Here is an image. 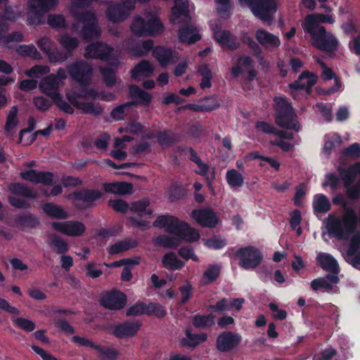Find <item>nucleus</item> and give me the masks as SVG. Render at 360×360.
<instances>
[{
    "label": "nucleus",
    "instance_id": "obj_1",
    "mask_svg": "<svg viewBox=\"0 0 360 360\" xmlns=\"http://www.w3.org/2000/svg\"><path fill=\"white\" fill-rule=\"evenodd\" d=\"M345 211L342 217L330 216L328 218L326 229L329 234L334 236L338 240H348L357 226L358 219L354 210L347 207L344 202Z\"/></svg>",
    "mask_w": 360,
    "mask_h": 360
},
{
    "label": "nucleus",
    "instance_id": "obj_2",
    "mask_svg": "<svg viewBox=\"0 0 360 360\" xmlns=\"http://www.w3.org/2000/svg\"><path fill=\"white\" fill-rule=\"evenodd\" d=\"M153 225L155 227H165L166 231L174 234L175 238H179L180 242L181 240L193 242L198 240L200 238V234L196 230L191 228L186 223L170 215L158 216Z\"/></svg>",
    "mask_w": 360,
    "mask_h": 360
},
{
    "label": "nucleus",
    "instance_id": "obj_3",
    "mask_svg": "<svg viewBox=\"0 0 360 360\" xmlns=\"http://www.w3.org/2000/svg\"><path fill=\"white\" fill-rule=\"evenodd\" d=\"M274 101L275 102L276 124L281 127L298 131L300 125L297 120V115L291 104L283 97H276Z\"/></svg>",
    "mask_w": 360,
    "mask_h": 360
},
{
    "label": "nucleus",
    "instance_id": "obj_4",
    "mask_svg": "<svg viewBox=\"0 0 360 360\" xmlns=\"http://www.w3.org/2000/svg\"><path fill=\"white\" fill-rule=\"evenodd\" d=\"M241 6H248L253 15L262 21L271 25L278 4L276 0H238Z\"/></svg>",
    "mask_w": 360,
    "mask_h": 360
},
{
    "label": "nucleus",
    "instance_id": "obj_5",
    "mask_svg": "<svg viewBox=\"0 0 360 360\" xmlns=\"http://www.w3.org/2000/svg\"><path fill=\"white\" fill-rule=\"evenodd\" d=\"M84 57L87 59H100L109 62L111 65H117L120 52L105 43L97 41L86 47Z\"/></svg>",
    "mask_w": 360,
    "mask_h": 360
},
{
    "label": "nucleus",
    "instance_id": "obj_6",
    "mask_svg": "<svg viewBox=\"0 0 360 360\" xmlns=\"http://www.w3.org/2000/svg\"><path fill=\"white\" fill-rule=\"evenodd\" d=\"M72 12L77 22L82 24L81 35L84 39L92 40L100 37L101 29L94 11L78 12L77 9H72Z\"/></svg>",
    "mask_w": 360,
    "mask_h": 360
},
{
    "label": "nucleus",
    "instance_id": "obj_7",
    "mask_svg": "<svg viewBox=\"0 0 360 360\" xmlns=\"http://www.w3.org/2000/svg\"><path fill=\"white\" fill-rule=\"evenodd\" d=\"M130 28L138 37L154 35L163 31V25L160 19L153 15H148L146 20L141 17L135 18Z\"/></svg>",
    "mask_w": 360,
    "mask_h": 360
},
{
    "label": "nucleus",
    "instance_id": "obj_8",
    "mask_svg": "<svg viewBox=\"0 0 360 360\" xmlns=\"http://www.w3.org/2000/svg\"><path fill=\"white\" fill-rule=\"evenodd\" d=\"M307 32L311 35L312 45L320 51L332 52L338 47V39L332 33L328 32L325 27H317Z\"/></svg>",
    "mask_w": 360,
    "mask_h": 360
},
{
    "label": "nucleus",
    "instance_id": "obj_9",
    "mask_svg": "<svg viewBox=\"0 0 360 360\" xmlns=\"http://www.w3.org/2000/svg\"><path fill=\"white\" fill-rule=\"evenodd\" d=\"M105 15L112 23H120L127 20L134 10V4L129 0H121L120 2L106 1Z\"/></svg>",
    "mask_w": 360,
    "mask_h": 360
},
{
    "label": "nucleus",
    "instance_id": "obj_10",
    "mask_svg": "<svg viewBox=\"0 0 360 360\" xmlns=\"http://www.w3.org/2000/svg\"><path fill=\"white\" fill-rule=\"evenodd\" d=\"M58 0H30V13L28 23L39 25L41 23V15L55 6Z\"/></svg>",
    "mask_w": 360,
    "mask_h": 360
},
{
    "label": "nucleus",
    "instance_id": "obj_11",
    "mask_svg": "<svg viewBox=\"0 0 360 360\" xmlns=\"http://www.w3.org/2000/svg\"><path fill=\"white\" fill-rule=\"evenodd\" d=\"M71 340L79 346L90 347L97 350L103 360H117L120 356V352L116 349L95 344L92 340L84 337L75 335L72 337Z\"/></svg>",
    "mask_w": 360,
    "mask_h": 360
},
{
    "label": "nucleus",
    "instance_id": "obj_12",
    "mask_svg": "<svg viewBox=\"0 0 360 360\" xmlns=\"http://www.w3.org/2000/svg\"><path fill=\"white\" fill-rule=\"evenodd\" d=\"M68 71L71 77L82 86L89 84L92 76V68L86 62L80 60L70 65Z\"/></svg>",
    "mask_w": 360,
    "mask_h": 360
},
{
    "label": "nucleus",
    "instance_id": "obj_13",
    "mask_svg": "<svg viewBox=\"0 0 360 360\" xmlns=\"http://www.w3.org/2000/svg\"><path fill=\"white\" fill-rule=\"evenodd\" d=\"M240 266L245 269H255L262 261L263 257L260 251L253 247L240 248L236 252Z\"/></svg>",
    "mask_w": 360,
    "mask_h": 360
},
{
    "label": "nucleus",
    "instance_id": "obj_14",
    "mask_svg": "<svg viewBox=\"0 0 360 360\" xmlns=\"http://www.w3.org/2000/svg\"><path fill=\"white\" fill-rule=\"evenodd\" d=\"M241 340L242 337L240 334L231 331H224L217 338L216 348L220 352H229L236 349Z\"/></svg>",
    "mask_w": 360,
    "mask_h": 360
},
{
    "label": "nucleus",
    "instance_id": "obj_15",
    "mask_svg": "<svg viewBox=\"0 0 360 360\" xmlns=\"http://www.w3.org/2000/svg\"><path fill=\"white\" fill-rule=\"evenodd\" d=\"M127 301V295L119 290L107 292L101 299V304L110 310H121Z\"/></svg>",
    "mask_w": 360,
    "mask_h": 360
},
{
    "label": "nucleus",
    "instance_id": "obj_16",
    "mask_svg": "<svg viewBox=\"0 0 360 360\" xmlns=\"http://www.w3.org/2000/svg\"><path fill=\"white\" fill-rule=\"evenodd\" d=\"M52 227L57 231L72 237H79L85 231V225L77 221H68L64 222H53Z\"/></svg>",
    "mask_w": 360,
    "mask_h": 360
},
{
    "label": "nucleus",
    "instance_id": "obj_17",
    "mask_svg": "<svg viewBox=\"0 0 360 360\" xmlns=\"http://www.w3.org/2000/svg\"><path fill=\"white\" fill-rule=\"evenodd\" d=\"M141 328L139 321H125L112 327V334L118 339L132 338L135 336Z\"/></svg>",
    "mask_w": 360,
    "mask_h": 360
},
{
    "label": "nucleus",
    "instance_id": "obj_18",
    "mask_svg": "<svg viewBox=\"0 0 360 360\" xmlns=\"http://www.w3.org/2000/svg\"><path fill=\"white\" fill-rule=\"evenodd\" d=\"M170 20L173 24L188 23L191 20L188 10V0H174Z\"/></svg>",
    "mask_w": 360,
    "mask_h": 360
},
{
    "label": "nucleus",
    "instance_id": "obj_19",
    "mask_svg": "<svg viewBox=\"0 0 360 360\" xmlns=\"http://www.w3.org/2000/svg\"><path fill=\"white\" fill-rule=\"evenodd\" d=\"M63 85V81L59 80L55 75L51 74L41 79L39 87L44 94L52 99L59 94L58 90Z\"/></svg>",
    "mask_w": 360,
    "mask_h": 360
},
{
    "label": "nucleus",
    "instance_id": "obj_20",
    "mask_svg": "<svg viewBox=\"0 0 360 360\" xmlns=\"http://www.w3.org/2000/svg\"><path fill=\"white\" fill-rule=\"evenodd\" d=\"M332 274H328L326 276L315 278L311 282V288L315 290H323L329 292L333 290V284L340 281L338 276L340 271H330Z\"/></svg>",
    "mask_w": 360,
    "mask_h": 360
},
{
    "label": "nucleus",
    "instance_id": "obj_21",
    "mask_svg": "<svg viewBox=\"0 0 360 360\" xmlns=\"http://www.w3.org/2000/svg\"><path fill=\"white\" fill-rule=\"evenodd\" d=\"M317 77L309 71H304L298 79L288 85L292 90H305L307 94H310L311 87L316 83Z\"/></svg>",
    "mask_w": 360,
    "mask_h": 360
},
{
    "label": "nucleus",
    "instance_id": "obj_22",
    "mask_svg": "<svg viewBox=\"0 0 360 360\" xmlns=\"http://www.w3.org/2000/svg\"><path fill=\"white\" fill-rule=\"evenodd\" d=\"M192 217L202 226L214 228L218 223V218L210 209L193 210Z\"/></svg>",
    "mask_w": 360,
    "mask_h": 360
},
{
    "label": "nucleus",
    "instance_id": "obj_23",
    "mask_svg": "<svg viewBox=\"0 0 360 360\" xmlns=\"http://www.w3.org/2000/svg\"><path fill=\"white\" fill-rule=\"evenodd\" d=\"M139 264V259H123L119 261H115L110 262L109 264L103 263V264H96L94 262L89 263L86 269L87 270H94L93 269H99L101 270V269L105 266V268L108 269H115V268H120L122 266H124L122 270H129L134 267H135L136 265Z\"/></svg>",
    "mask_w": 360,
    "mask_h": 360
},
{
    "label": "nucleus",
    "instance_id": "obj_24",
    "mask_svg": "<svg viewBox=\"0 0 360 360\" xmlns=\"http://www.w3.org/2000/svg\"><path fill=\"white\" fill-rule=\"evenodd\" d=\"M153 56L163 68L174 64L179 60L178 53L176 51L162 46L154 49Z\"/></svg>",
    "mask_w": 360,
    "mask_h": 360
},
{
    "label": "nucleus",
    "instance_id": "obj_25",
    "mask_svg": "<svg viewBox=\"0 0 360 360\" xmlns=\"http://www.w3.org/2000/svg\"><path fill=\"white\" fill-rule=\"evenodd\" d=\"M319 22H328L333 24L334 19L330 15L321 13L307 15L304 22L302 23V26L305 32H311L313 29L322 27L319 25Z\"/></svg>",
    "mask_w": 360,
    "mask_h": 360
},
{
    "label": "nucleus",
    "instance_id": "obj_26",
    "mask_svg": "<svg viewBox=\"0 0 360 360\" xmlns=\"http://www.w3.org/2000/svg\"><path fill=\"white\" fill-rule=\"evenodd\" d=\"M98 97V91L94 88H75L70 92L66 94V98L73 105V101H78V98L96 100Z\"/></svg>",
    "mask_w": 360,
    "mask_h": 360
},
{
    "label": "nucleus",
    "instance_id": "obj_27",
    "mask_svg": "<svg viewBox=\"0 0 360 360\" xmlns=\"http://www.w3.org/2000/svg\"><path fill=\"white\" fill-rule=\"evenodd\" d=\"M255 38L262 46L269 49L278 48L281 45L278 37L264 29H258L255 32Z\"/></svg>",
    "mask_w": 360,
    "mask_h": 360
},
{
    "label": "nucleus",
    "instance_id": "obj_28",
    "mask_svg": "<svg viewBox=\"0 0 360 360\" xmlns=\"http://www.w3.org/2000/svg\"><path fill=\"white\" fill-rule=\"evenodd\" d=\"M178 38L182 43L191 44L199 41L201 36L197 27L194 25L190 24L179 29Z\"/></svg>",
    "mask_w": 360,
    "mask_h": 360
},
{
    "label": "nucleus",
    "instance_id": "obj_29",
    "mask_svg": "<svg viewBox=\"0 0 360 360\" xmlns=\"http://www.w3.org/2000/svg\"><path fill=\"white\" fill-rule=\"evenodd\" d=\"M72 101L74 102L73 106L84 114L91 115L96 117L103 113V108L98 103L74 101L72 99Z\"/></svg>",
    "mask_w": 360,
    "mask_h": 360
},
{
    "label": "nucleus",
    "instance_id": "obj_30",
    "mask_svg": "<svg viewBox=\"0 0 360 360\" xmlns=\"http://www.w3.org/2000/svg\"><path fill=\"white\" fill-rule=\"evenodd\" d=\"M216 41L221 46H226L229 49L236 50L239 48L240 44L232 37L228 30L216 29L214 32Z\"/></svg>",
    "mask_w": 360,
    "mask_h": 360
},
{
    "label": "nucleus",
    "instance_id": "obj_31",
    "mask_svg": "<svg viewBox=\"0 0 360 360\" xmlns=\"http://www.w3.org/2000/svg\"><path fill=\"white\" fill-rule=\"evenodd\" d=\"M102 193L96 190H83L77 191L69 195L68 199H73L75 201H82L87 205L91 204L93 202L100 198Z\"/></svg>",
    "mask_w": 360,
    "mask_h": 360
},
{
    "label": "nucleus",
    "instance_id": "obj_32",
    "mask_svg": "<svg viewBox=\"0 0 360 360\" xmlns=\"http://www.w3.org/2000/svg\"><path fill=\"white\" fill-rule=\"evenodd\" d=\"M129 94L134 100V105L141 104L148 106L152 99L151 95L136 85H130L129 87Z\"/></svg>",
    "mask_w": 360,
    "mask_h": 360
},
{
    "label": "nucleus",
    "instance_id": "obj_33",
    "mask_svg": "<svg viewBox=\"0 0 360 360\" xmlns=\"http://www.w3.org/2000/svg\"><path fill=\"white\" fill-rule=\"evenodd\" d=\"M103 189L106 193L117 195H129L132 193L133 185L131 183L117 181L103 184Z\"/></svg>",
    "mask_w": 360,
    "mask_h": 360
},
{
    "label": "nucleus",
    "instance_id": "obj_34",
    "mask_svg": "<svg viewBox=\"0 0 360 360\" xmlns=\"http://www.w3.org/2000/svg\"><path fill=\"white\" fill-rule=\"evenodd\" d=\"M186 337L181 339V343L182 346H187L192 348L196 347L200 343L204 342L207 339V335L205 333L200 334L192 333L190 329H187L185 332Z\"/></svg>",
    "mask_w": 360,
    "mask_h": 360
},
{
    "label": "nucleus",
    "instance_id": "obj_35",
    "mask_svg": "<svg viewBox=\"0 0 360 360\" xmlns=\"http://www.w3.org/2000/svg\"><path fill=\"white\" fill-rule=\"evenodd\" d=\"M8 191L13 195H20L27 198H36L37 194L27 185L21 183H11L8 186Z\"/></svg>",
    "mask_w": 360,
    "mask_h": 360
},
{
    "label": "nucleus",
    "instance_id": "obj_36",
    "mask_svg": "<svg viewBox=\"0 0 360 360\" xmlns=\"http://www.w3.org/2000/svg\"><path fill=\"white\" fill-rule=\"evenodd\" d=\"M44 212L54 219H65L68 217V212L60 205L53 203H46L42 206Z\"/></svg>",
    "mask_w": 360,
    "mask_h": 360
},
{
    "label": "nucleus",
    "instance_id": "obj_37",
    "mask_svg": "<svg viewBox=\"0 0 360 360\" xmlns=\"http://www.w3.org/2000/svg\"><path fill=\"white\" fill-rule=\"evenodd\" d=\"M179 238L174 236L161 235L153 238V243L155 246L165 248H175L180 244Z\"/></svg>",
    "mask_w": 360,
    "mask_h": 360
},
{
    "label": "nucleus",
    "instance_id": "obj_38",
    "mask_svg": "<svg viewBox=\"0 0 360 360\" xmlns=\"http://www.w3.org/2000/svg\"><path fill=\"white\" fill-rule=\"evenodd\" d=\"M154 68L153 65L147 60H141L137 64L133 70H131V77L137 79L139 75L149 77L153 72Z\"/></svg>",
    "mask_w": 360,
    "mask_h": 360
},
{
    "label": "nucleus",
    "instance_id": "obj_39",
    "mask_svg": "<svg viewBox=\"0 0 360 360\" xmlns=\"http://www.w3.org/2000/svg\"><path fill=\"white\" fill-rule=\"evenodd\" d=\"M137 246V242L133 239L120 240L109 248V253L111 255L119 254L129 250Z\"/></svg>",
    "mask_w": 360,
    "mask_h": 360
},
{
    "label": "nucleus",
    "instance_id": "obj_40",
    "mask_svg": "<svg viewBox=\"0 0 360 360\" xmlns=\"http://www.w3.org/2000/svg\"><path fill=\"white\" fill-rule=\"evenodd\" d=\"M58 42L62 47L66 50V53L70 56L79 45V39L77 37H71L68 34H63L60 36L58 38Z\"/></svg>",
    "mask_w": 360,
    "mask_h": 360
},
{
    "label": "nucleus",
    "instance_id": "obj_41",
    "mask_svg": "<svg viewBox=\"0 0 360 360\" xmlns=\"http://www.w3.org/2000/svg\"><path fill=\"white\" fill-rule=\"evenodd\" d=\"M320 266L325 270H338L339 266L335 258L326 253H320L317 256Z\"/></svg>",
    "mask_w": 360,
    "mask_h": 360
},
{
    "label": "nucleus",
    "instance_id": "obj_42",
    "mask_svg": "<svg viewBox=\"0 0 360 360\" xmlns=\"http://www.w3.org/2000/svg\"><path fill=\"white\" fill-rule=\"evenodd\" d=\"M162 262L164 267L169 269H181L184 266V262L179 260L173 252L165 254Z\"/></svg>",
    "mask_w": 360,
    "mask_h": 360
},
{
    "label": "nucleus",
    "instance_id": "obj_43",
    "mask_svg": "<svg viewBox=\"0 0 360 360\" xmlns=\"http://www.w3.org/2000/svg\"><path fill=\"white\" fill-rule=\"evenodd\" d=\"M215 316L212 313L207 315H195L193 318V325L198 328L212 326L214 324Z\"/></svg>",
    "mask_w": 360,
    "mask_h": 360
},
{
    "label": "nucleus",
    "instance_id": "obj_44",
    "mask_svg": "<svg viewBox=\"0 0 360 360\" xmlns=\"http://www.w3.org/2000/svg\"><path fill=\"white\" fill-rule=\"evenodd\" d=\"M49 245L58 254H62L68 250V244L58 236L50 234L48 238Z\"/></svg>",
    "mask_w": 360,
    "mask_h": 360
},
{
    "label": "nucleus",
    "instance_id": "obj_45",
    "mask_svg": "<svg viewBox=\"0 0 360 360\" xmlns=\"http://www.w3.org/2000/svg\"><path fill=\"white\" fill-rule=\"evenodd\" d=\"M226 177L228 184L231 188H240L243 185L244 177L236 169H232L227 171Z\"/></svg>",
    "mask_w": 360,
    "mask_h": 360
},
{
    "label": "nucleus",
    "instance_id": "obj_46",
    "mask_svg": "<svg viewBox=\"0 0 360 360\" xmlns=\"http://www.w3.org/2000/svg\"><path fill=\"white\" fill-rule=\"evenodd\" d=\"M112 66L114 68H99V70L103 76L104 83L108 87L113 86L116 83L115 71L117 65Z\"/></svg>",
    "mask_w": 360,
    "mask_h": 360
},
{
    "label": "nucleus",
    "instance_id": "obj_47",
    "mask_svg": "<svg viewBox=\"0 0 360 360\" xmlns=\"http://www.w3.org/2000/svg\"><path fill=\"white\" fill-rule=\"evenodd\" d=\"M313 207L315 212L323 213L330 210V203L325 195H319L315 197L313 202Z\"/></svg>",
    "mask_w": 360,
    "mask_h": 360
},
{
    "label": "nucleus",
    "instance_id": "obj_48",
    "mask_svg": "<svg viewBox=\"0 0 360 360\" xmlns=\"http://www.w3.org/2000/svg\"><path fill=\"white\" fill-rule=\"evenodd\" d=\"M198 72L202 77L200 86L204 89L205 88H210L212 86L211 79L212 77V73L209 69L207 65H201L198 69Z\"/></svg>",
    "mask_w": 360,
    "mask_h": 360
},
{
    "label": "nucleus",
    "instance_id": "obj_49",
    "mask_svg": "<svg viewBox=\"0 0 360 360\" xmlns=\"http://www.w3.org/2000/svg\"><path fill=\"white\" fill-rule=\"evenodd\" d=\"M148 304H146L141 301H139L127 309L126 315L128 316H136L143 314H148Z\"/></svg>",
    "mask_w": 360,
    "mask_h": 360
},
{
    "label": "nucleus",
    "instance_id": "obj_50",
    "mask_svg": "<svg viewBox=\"0 0 360 360\" xmlns=\"http://www.w3.org/2000/svg\"><path fill=\"white\" fill-rule=\"evenodd\" d=\"M13 325L27 333L32 332L36 328L34 322L22 317L16 318L13 321Z\"/></svg>",
    "mask_w": 360,
    "mask_h": 360
},
{
    "label": "nucleus",
    "instance_id": "obj_51",
    "mask_svg": "<svg viewBox=\"0 0 360 360\" xmlns=\"http://www.w3.org/2000/svg\"><path fill=\"white\" fill-rule=\"evenodd\" d=\"M18 114V108L16 106L12 107L10 110L7 118L6 122L5 125V129L7 131H11L13 129H15L18 124V120L17 119Z\"/></svg>",
    "mask_w": 360,
    "mask_h": 360
},
{
    "label": "nucleus",
    "instance_id": "obj_52",
    "mask_svg": "<svg viewBox=\"0 0 360 360\" xmlns=\"http://www.w3.org/2000/svg\"><path fill=\"white\" fill-rule=\"evenodd\" d=\"M179 291L181 297L179 304H184L192 298L193 287L191 283L186 282L179 287Z\"/></svg>",
    "mask_w": 360,
    "mask_h": 360
},
{
    "label": "nucleus",
    "instance_id": "obj_53",
    "mask_svg": "<svg viewBox=\"0 0 360 360\" xmlns=\"http://www.w3.org/2000/svg\"><path fill=\"white\" fill-rule=\"evenodd\" d=\"M322 77L324 79H331L335 78V86L331 89L324 91L325 94H330L336 92L340 88V80L335 77V73L331 68H327L323 70Z\"/></svg>",
    "mask_w": 360,
    "mask_h": 360
},
{
    "label": "nucleus",
    "instance_id": "obj_54",
    "mask_svg": "<svg viewBox=\"0 0 360 360\" xmlns=\"http://www.w3.org/2000/svg\"><path fill=\"white\" fill-rule=\"evenodd\" d=\"M17 52L19 55L22 56H29L34 59H38L40 57V54L33 45H22L20 46Z\"/></svg>",
    "mask_w": 360,
    "mask_h": 360
},
{
    "label": "nucleus",
    "instance_id": "obj_55",
    "mask_svg": "<svg viewBox=\"0 0 360 360\" xmlns=\"http://www.w3.org/2000/svg\"><path fill=\"white\" fill-rule=\"evenodd\" d=\"M167 314L165 307L160 304L150 302L148 304V316H155L158 318H163Z\"/></svg>",
    "mask_w": 360,
    "mask_h": 360
},
{
    "label": "nucleus",
    "instance_id": "obj_56",
    "mask_svg": "<svg viewBox=\"0 0 360 360\" xmlns=\"http://www.w3.org/2000/svg\"><path fill=\"white\" fill-rule=\"evenodd\" d=\"M53 102L59 108V109L67 114L72 115L74 113V109L71 106V105L66 102L62 97V96L58 94L54 98H52Z\"/></svg>",
    "mask_w": 360,
    "mask_h": 360
},
{
    "label": "nucleus",
    "instance_id": "obj_57",
    "mask_svg": "<svg viewBox=\"0 0 360 360\" xmlns=\"http://www.w3.org/2000/svg\"><path fill=\"white\" fill-rule=\"evenodd\" d=\"M134 105V102H127L117 106L110 112V116L115 120H122L124 119L125 110Z\"/></svg>",
    "mask_w": 360,
    "mask_h": 360
},
{
    "label": "nucleus",
    "instance_id": "obj_58",
    "mask_svg": "<svg viewBox=\"0 0 360 360\" xmlns=\"http://www.w3.org/2000/svg\"><path fill=\"white\" fill-rule=\"evenodd\" d=\"M240 40L243 44H245L248 46L252 53H259L261 47L247 32H243L241 34Z\"/></svg>",
    "mask_w": 360,
    "mask_h": 360
},
{
    "label": "nucleus",
    "instance_id": "obj_59",
    "mask_svg": "<svg viewBox=\"0 0 360 360\" xmlns=\"http://www.w3.org/2000/svg\"><path fill=\"white\" fill-rule=\"evenodd\" d=\"M356 173L354 167H350L348 169H342L340 172V176L344 182L345 186L352 184L356 178Z\"/></svg>",
    "mask_w": 360,
    "mask_h": 360
},
{
    "label": "nucleus",
    "instance_id": "obj_60",
    "mask_svg": "<svg viewBox=\"0 0 360 360\" xmlns=\"http://www.w3.org/2000/svg\"><path fill=\"white\" fill-rule=\"evenodd\" d=\"M48 24L52 27H65V17L60 14L49 15L47 20Z\"/></svg>",
    "mask_w": 360,
    "mask_h": 360
},
{
    "label": "nucleus",
    "instance_id": "obj_61",
    "mask_svg": "<svg viewBox=\"0 0 360 360\" xmlns=\"http://www.w3.org/2000/svg\"><path fill=\"white\" fill-rule=\"evenodd\" d=\"M149 205V200L146 199H142L141 200L134 202L131 203L130 210L134 212H143L146 210V214L148 215L152 214L151 210H146V207Z\"/></svg>",
    "mask_w": 360,
    "mask_h": 360
},
{
    "label": "nucleus",
    "instance_id": "obj_62",
    "mask_svg": "<svg viewBox=\"0 0 360 360\" xmlns=\"http://www.w3.org/2000/svg\"><path fill=\"white\" fill-rule=\"evenodd\" d=\"M55 326L66 335H72L75 333V328L65 319H58L55 321Z\"/></svg>",
    "mask_w": 360,
    "mask_h": 360
},
{
    "label": "nucleus",
    "instance_id": "obj_63",
    "mask_svg": "<svg viewBox=\"0 0 360 360\" xmlns=\"http://www.w3.org/2000/svg\"><path fill=\"white\" fill-rule=\"evenodd\" d=\"M108 205L117 212L124 213L129 208V205L123 200H110Z\"/></svg>",
    "mask_w": 360,
    "mask_h": 360
},
{
    "label": "nucleus",
    "instance_id": "obj_64",
    "mask_svg": "<svg viewBox=\"0 0 360 360\" xmlns=\"http://www.w3.org/2000/svg\"><path fill=\"white\" fill-rule=\"evenodd\" d=\"M342 155L352 159H357L360 157V146L355 143L345 148L342 151Z\"/></svg>",
    "mask_w": 360,
    "mask_h": 360
}]
</instances>
